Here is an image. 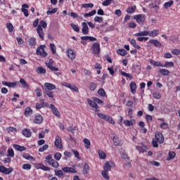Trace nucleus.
<instances>
[{"instance_id": "nucleus-57", "label": "nucleus", "mask_w": 180, "mask_h": 180, "mask_svg": "<svg viewBox=\"0 0 180 180\" xmlns=\"http://www.w3.org/2000/svg\"><path fill=\"white\" fill-rule=\"evenodd\" d=\"M94 21L98 22V23H101V22H103V18L99 17V16H96L94 18Z\"/></svg>"}, {"instance_id": "nucleus-54", "label": "nucleus", "mask_w": 180, "mask_h": 180, "mask_svg": "<svg viewBox=\"0 0 180 180\" xmlns=\"http://www.w3.org/2000/svg\"><path fill=\"white\" fill-rule=\"evenodd\" d=\"M35 94L37 95V96L38 98H40V96H41L42 94H41V89H39V88H37L36 90H35Z\"/></svg>"}, {"instance_id": "nucleus-6", "label": "nucleus", "mask_w": 180, "mask_h": 180, "mask_svg": "<svg viewBox=\"0 0 180 180\" xmlns=\"http://www.w3.org/2000/svg\"><path fill=\"white\" fill-rule=\"evenodd\" d=\"M155 140L159 144H162L164 143V136L160 132H156L155 134Z\"/></svg>"}, {"instance_id": "nucleus-33", "label": "nucleus", "mask_w": 180, "mask_h": 180, "mask_svg": "<svg viewBox=\"0 0 180 180\" xmlns=\"http://www.w3.org/2000/svg\"><path fill=\"white\" fill-rule=\"evenodd\" d=\"M158 30H154L153 31H151L150 32H149V36L150 37H155L157 36H158Z\"/></svg>"}, {"instance_id": "nucleus-36", "label": "nucleus", "mask_w": 180, "mask_h": 180, "mask_svg": "<svg viewBox=\"0 0 180 180\" xmlns=\"http://www.w3.org/2000/svg\"><path fill=\"white\" fill-rule=\"evenodd\" d=\"M20 83L21 84L22 86L24 88H26L27 89H29V84H27V82L25 81V79H20Z\"/></svg>"}, {"instance_id": "nucleus-14", "label": "nucleus", "mask_w": 180, "mask_h": 180, "mask_svg": "<svg viewBox=\"0 0 180 180\" xmlns=\"http://www.w3.org/2000/svg\"><path fill=\"white\" fill-rule=\"evenodd\" d=\"M112 164L111 162H106L103 166V171H105L109 172V171H112V165H110Z\"/></svg>"}, {"instance_id": "nucleus-23", "label": "nucleus", "mask_w": 180, "mask_h": 180, "mask_svg": "<svg viewBox=\"0 0 180 180\" xmlns=\"http://www.w3.org/2000/svg\"><path fill=\"white\" fill-rule=\"evenodd\" d=\"M68 56L70 60H74L75 58V52L72 49H69L68 51Z\"/></svg>"}, {"instance_id": "nucleus-16", "label": "nucleus", "mask_w": 180, "mask_h": 180, "mask_svg": "<svg viewBox=\"0 0 180 180\" xmlns=\"http://www.w3.org/2000/svg\"><path fill=\"white\" fill-rule=\"evenodd\" d=\"M2 84L6 86H8V88H15V86L18 85V83L16 82H3Z\"/></svg>"}, {"instance_id": "nucleus-9", "label": "nucleus", "mask_w": 180, "mask_h": 180, "mask_svg": "<svg viewBox=\"0 0 180 180\" xmlns=\"http://www.w3.org/2000/svg\"><path fill=\"white\" fill-rule=\"evenodd\" d=\"M34 123L36 124H40L43 123V116H41L40 114L35 115Z\"/></svg>"}, {"instance_id": "nucleus-7", "label": "nucleus", "mask_w": 180, "mask_h": 180, "mask_svg": "<svg viewBox=\"0 0 180 180\" xmlns=\"http://www.w3.org/2000/svg\"><path fill=\"white\" fill-rule=\"evenodd\" d=\"M92 51L94 54H99L101 53V46L98 43H94L92 45Z\"/></svg>"}, {"instance_id": "nucleus-35", "label": "nucleus", "mask_w": 180, "mask_h": 180, "mask_svg": "<svg viewBox=\"0 0 180 180\" xmlns=\"http://www.w3.org/2000/svg\"><path fill=\"white\" fill-rule=\"evenodd\" d=\"M98 155L101 160H105L106 158V154L101 150H98Z\"/></svg>"}, {"instance_id": "nucleus-17", "label": "nucleus", "mask_w": 180, "mask_h": 180, "mask_svg": "<svg viewBox=\"0 0 180 180\" xmlns=\"http://www.w3.org/2000/svg\"><path fill=\"white\" fill-rule=\"evenodd\" d=\"M22 134L24 135L25 137H32V132L29 129H25L22 131Z\"/></svg>"}, {"instance_id": "nucleus-2", "label": "nucleus", "mask_w": 180, "mask_h": 180, "mask_svg": "<svg viewBox=\"0 0 180 180\" xmlns=\"http://www.w3.org/2000/svg\"><path fill=\"white\" fill-rule=\"evenodd\" d=\"M97 116H98L100 119H103V120H105V122H108L110 124H115V120H113V118H112L109 115L98 113Z\"/></svg>"}, {"instance_id": "nucleus-3", "label": "nucleus", "mask_w": 180, "mask_h": 180, "mask_svg": "<svg viewBox=\"0 0 180 180\" xmlns=\"http://www.w3.org/2000/svg\"><path fill=\"white\" fill-rule=\"evenodd\" d=\"M46 160L48 164H49V165H52L53 168H58L59 167L58 162L53 159V155H49L48 156L46 157Z\"/></svg>"}, {"instance_id": "nucleus-61", "label": "nucleus", "mask_w": 180, "mask_h": 180, "mask_svg": "<svg viewBox=\"0 0 180 180\" xmlns=\"http://www.w3.org/2000/svg\"><path fill=\"white\" fill-rule=\"evenodd\" d=\"M147 40H148V37H138L139 41H147Z\"/></svg>"}, {"instance_id": "nucleus-38", "label": "nucleus", "mask_w": 180, "mask_h": 180, "mask_svg": "<svg viewBox=\"0 0 180 180\" xmlns=\"http://www.w3.org/2000/svg\"><path fill=\"white\" fill-rule=\"evenodd\" d=\"M160 74H162V75H164L165 77L169 75V70L167 69H162L160 70Z\"/></svg>"}, {"instance_id": "nucleus-64", "label": "nucleus", "mask_w": 180, "mask_h": 180, "mask_svg": "<svg viewBox=\"0 0 180 180\" xmlns=\"http://www.w3.org/2000/svg\"><path fill=\"white\" fill-rule=\"evenodd\" d=\"M163 67H174V63L172 62H166Z\"/></svg>"}, {"instance_id": "nucleus-52", "label": "nucleus", "mask_w": 180, "mask_h": 180, "mask_svg": "<svg viewBox=\"0 0 180 180\" xmlns=\"http://www.w3.org/2000/svg\"><path fill=\"white\" fill-rule=\"evenodd\" d=\"M13 171V168L10 167V168H6L4 170V174L5 175H9V174H11V172H12Z\"/></svg>"}, {"instance_id": "nucleus-15", "label": "nucleus", "mask_w": 180, "mask_h": 180, "mask_svg": "<svg viewBox=\"0 0 180 180\" xmlns=\"http://www.w3.org/2000/svg\"><path fill=\"white\" fill-rule=\"evenodd\" d=\"M44 86L46 88L45 91H53V89H56V85L51 83H45Z\"/></svg>"}, {"instance_id": "nucleus-11", "label": "nucleus", "mask_w": 180, "mask_h": 180, "mask_svg": "<svg viewBox=\"0 0 180 180\" xmlns=\"http://www.w3.org/2000/svg\"><path fill=\"white\" fill-rule=\"evenodd\" d=\"M82 32L83 33V34H88V33H89V29L88 27V24H86V22H84L82 24Z\"/></svg>"}, {"instance_id": "nucleus-53", "label": "nucleus", "mask_w": 180, "mask_h": 180, "mask_svg": "<svg viewBox=\"0 0 180 180\" xmlns=\"http://www.w3.org/2000/svg\"><path fill=\"white\" fill-rule=\"evenodd\" d=\"M14 155L15 153L13 152V149H8L7 157H14Z\"/></svg>"}, {"instance_id": "nucleus-42", "label": "nucleus", "mask_w": 180, "mask_h": 180, "mask_svg": "<svg viewBox=\"0 0 180 180\" xmlns=\"http://www.w3.org/2000/svg\"><path fill=\"white\" fill-rule=\"evenodd\" d=\"M45 94L49 98H54V92L51 90H45Z\"/></svg>"}, {"instance_id": "nucleus-8", "label": "nucleus", "mask_w": 180, "mask_h": 180, "mask_svg": "<svg viewBox=\"0 0 180 180\" xmlns=\"http://www.w3.org/2000/svg\"><path fill=\"white\" fill-rule=\"evenodd\" d=\"M50 108L52 110L53 114L56 116V117H60L61 116L60 115V112L58 111V109L54 105V104L51 103L50 104Z\"/></svg>"}, {"instance_id": "nucleus-48", "label": "nucleus", "mask_w": 180, "mask_h": 180, "mask_svg": "<svg viewBox=\"0 0 180 180\" xmlns=\"http://www.w3.org/2000/svg\"><path fill=\"white\" fill-rule=\"evenodd\" d=\"M50 47L53 54H56V52L57 51V48L56 47V45L54 44H50Z\"/></svg>"}, {"instance_id": "nucleus-31", "label": "nucleus", "mask_w": 180, "mask_h": 180, "mask_svg": "<svg viewBox=\"0 0 180 180\" xmlns=\"http://www.w3.org/2000/svg\"><path fill=\"white\" fill-rule=\"evenodd\" d=\"M83 143L84 144V147L85 148H89V147H91V141H89V140L88 139H84L83 140Z\"/></svg>"}, {"instance_id": "nucleus-26", "label": "nucleus", "mask_w": 180, "mask_h": 180, "mask_svg": "<svg viewBox=\"0 0 180 180\" xmlns=\"http://www.w3.org/2000/svg\"><path fill=\"white\" fill-rule=\"evenodd\" d=\"M129 86H130L131 92L134 94H136V82H131L129 84Z\"/></svg>"}, {"instance_id": "nucleus-4", "label": "nucleus", "mask_w": 180, "mask_h": 180, "mask_svg": "<svg viewBox=\"0 0 180 180\" xmlns=\"http://www.w3.org/2000/svg\"><path fill=\"white\" fill-rule=\"evenodd\" d=\"M44 47L46 45H41L37 49V55L40 56L41 57H47V53L44 51Z\"/></svg>"}, {"instance_id": "nucleus-58", "label": "nucleus", "mask_w": 180, "mask_h": 180, "mask_svg": "<svg viewBox=\"0 0 180 180\" xmlns=\"http://www.w3.org/2000/svg\"><path fill=\"white\" fill-rule=\"evenodd\" d=\"M90 91H95L96 89V84L94 82L90 83Z\"/></svg>"}, {"instance_id": "nucleus-45", "label": "nucleus", "mask_w": 180, "mask_h": 180, "mask_svg": "<svg viewBox=\"0 0 180 180\" xmlns=\"http://www.w3.org/2000/svg\"><path fill=\"white\" fill-rule=\"evenodd\" d=\"M6 130H7L8 133H13V131H15V133H16L18 131V129L13 127H9L6 128Z\"/></svg>"}, {"instance_id": "nucleus-18", "label": "nucleus", "mask_w": 180, "mask_h": 180, "mask_svg": "<svg viewBox=\"0 0 180 180\" xmlns=\"http://www.w3.org/2000/svg\"><path fill=\"white\" fill-rule=\"evenodd\" d=\"M26 8H29V5L22 4L21 11L24 13L25 16L27 17L29 16V11H27V9H26Z\"/></svg>"}, {"instance_id": "nucleus-51", "label": "nucleus", "mask_w": 180, "mask_h": 180, "mask_svg": "<svg viewBox=\"0 0 180 180\" xmlns=\"http://www.w3.org/2000/svg\"><path fill=\"white\" fill-rule=\"evenodd\" d=\"M98 95H100L101 96H106V92H105V90L103 89H100L98 91Z\"/></svg>"}, {"instance_id": "nucleus-39", "label": "nucleus", "mask_w": 180, "mask_h": 180, "mask_svg": "<svg viewBox=\"0 0 180 180\" xmlns=\"http://www.w3.org/2000/svg\"><path fill=\"white\" fill-rule=\"evenodd\" d=\"M120 74L122 75V77H126L127 78H129V79H133V76H131V75L129 73H126L125 72L121 71Z\"/></svg>"}, {"instance_id": "nucleus-28", "label": "nucleus", "mask_w": 180, "mask_h": 180, "mask_svg": "<svg viewBox=\"0 0 180 180\" xmlns=\"http://www.w3.org/2000/svg\"><path fill=\"white\" fill-rule=\"evenodd\" d=\"M36 71L38 74H46V72H47L46 69H44L43 67H38L36 69Z\"/></svg>"}, {"instance_id": "nucleus-1", "label": "nucleus", "mask_w": 180, "mask_h": 180, "mask_svg": "<svg viewBox=\"0 0 180 180\" xmlns=\"http://www.w3.org/2000/svg\"><path fill=\"white\" fill-rule=\"evenodd\" d=\"M46 27H47V22L44 20H41L37 29V32L41 40H44V32L43 31V28L46 29Z\"/></svg>"}, {"instance_id": "nucleus-30", "label": "nucleus", "mask_w": 180, "mask_h": 180, "mask_svg": "<svg viewBox=\"0 0 180 180\" xmlns=\"http://www.w3.org/2000/svg\"><path fill=\"white\" fill-rule=\"evenodd\" d=\"M124 123L126 126H133L136 122L134 121V120H124Z\"/></svg>"}, {"instance_id": "nucleus-49", "label": "nucleus", "mask_w": 180, "mask_h": 180, "mask_svg": "<svg viewBox=\"0 0 180 180\" xmlns=\"http://www.w3.org/2000/svg\"><path fill=\"white\" fill-rule=\"evenodd\" d=\"M153 96L155 99H161V94L160 92L153 93Z\"/></svg>"}, {"instance_id": "nucleus-60", "label": "nucleus", "mask_w": 180, "mask_h": 180, "mask_svg": "<svg viewBox=\"0 0 180 180\" xmlns=\"http://www.w3.org/2000/svg\"><path fill=\"white\" fill-rule=\"evenodd\" d=\"M54 158L56 159V161H60V160L61 159V153H56L54 155Z\"/></svg>"}, {"instance_id": "nucleus-47", "label": "nucleus", "mask_w": 180, "mask_h": 180, "mask_svg": "<svg viewBox=\"0 0 180 180\" xmlns=\"http://www.w3.org/2000/svg\"><path fill=\"white\" fill-rule=\"evenodd\" d=\"M55 174L56 175V176H64V172H63V170H55Z\"/></svg>"}, {"instance_id": "nucleus-32", "label": "nucleus", "mask_w": 180, "mask_h": 180, "mask_svg": "<svg viewBox=\"0 0 180 180\" xmlns=\"http://www.w3.org/2000/svg\"><path fill=\"white\" fill-rule=\"evenodd\" d=\"M175 155H176L175 152H169V157L167 158V159H166L167 161H171V160H174V158H175Z\"/></svg>"}, {"instance_id": "nucleus-41", "label": "nucleus", "mask_w": 180, "mask_h": 180, "mask_svg": "<svg viewBox=\"0 0 180 180\" xmlns=\"http://www.w3.org/2000/svg\"><path fill=\"white\" fill-rule=\"evenodd\" d=\"M117 53L120 56H126V54H127V51L124 49H118L117 51Z\"/></svg>"}, {"instance_id": "nucleus-20", "label": "nucleus", "mask_w": 180, "mask_h": 180, "mask_svg": "<svg viewBox=\"0 0 180 180\" xmlns=\"http://www.w3.org/2000/svg\"><path fill=\"white\" fill-rule=\"evenodd\" d=\"M13 148L15 149L17 151H26V147L20 146V145L14 144L13 146Z\"/></svg>"}, {"instance_id": "nucleus-55", "label": "nucleus", "mask_w": 180, "mask_h": 180, "mask_svg": "<svg viewBox=\"0 0 180 180\" xmlns=\"http://www.w3.org/2000/svg\"><path fill=\"white\" fill-rule=\"evenodd\" d=\"M69 89H71V91H74V92H79L78 88L77 87V86H75V84H72Z\"/></svg>"}, {"instance_id": "nucleus-29", "label": "nucleus", "mask_w": 180, "mask_h": 180, "mask_svg": "<svg viewBox=\"0 0 180 180\" xmlns=\"http://www.w3.org/2000/svg\"><path fill=\"white\" fill-rule=\"evenodd\" d=\"M129 41H130V44H131V46H133V47H135V49H141L139 45L136 44V39H129Z\"/></svg>"}, {"instance_id": "nucleus-27", "label": "nucleus", "mask_w": 180, "mask_h": 180, "mask_svg": "<svg viewBox=\"0 0 180 180\" xmlns=\"http://www.w3.org/2000/svg\"><path fill=\"white\" fill-rule=\"evenodd\" d=\"M29 46H30V47H34L36 46V38H30L29 39Z\"/></svg>"}, {"instance_id": "nucleus-24", "label": "nucleus", "mask_w": 180, "mask_h": 180, "mask_svg": "<svg viewBox=\"0 0 180 180\" xmlns=\"http://www.w3.org/2000/svg\"><path fill=\"white\" fill-rule=\"evenodd\" d=\"M136 150L139 151V153H146L147 152V146L143 144L141 146H136Z\"/></svg>"}, {"instance_id": "nucleus-50", "label": "nucleus", "mask_w": 180, "mask_h": 180, "mask_svg": "<svg viewBox=\"0 0 180 180\" xmlns=\"http://www.w3.org/2000/svg\"><path fill=\"white\" fill-rule=\"evenodd\" d=\"M134 11H136V6H133L132 7L127 9V13H133Z\"/></svg>"}, {"instance_id": "nucleus-21", "label": "nucleus", "mask_w": 180, "mask_h": 180, "mask_svg": "<svg viewBox=\"0 0 180 180\" xmlns=\"http://www.w3.org/2000/svg\"><path fill=\"white\" fill-rule=\"evenodd\" d=\"M112 141H113V144L114 146H122V141L120 139H119V138L117 136H115L112 139Z\"/></svg>"}, {"instance_id": "nucleus-44", "label": "nucleus", "mask_w": 180, "mask_h": 180, "mask_svg": "<svg viewBox=\"0 0 180 180\" xmlns=\"http://www.w3.org/2000/svg\"><path fill=\"white\" fill-rule=\"evenodd\" d=\"M6 27H7L8 32H10V33H12L13 32V25H12V23H11V22L7 23Z\"/></svg>"}, {"instance_id": "nucleus-5", "label": "nucleus", "mask_w": 180, "mask_h": 180, "mask_svg": "<svg viewBox=\"0 0 180 180\" xmlns=\"http://www.w3.org/2000/svg\"><path fill=\"white\" fill-rule=\"evenodd\" d=\"M134 18L136 19L137 23H139V25H143L146 20V17L143 14L135 15Z\"/></svg>"}, {"instance_id": "nucleus-59", "label": "nucleus", "mask_w": 180, "mask_h": 180, "mask_svg": "<svg viewBox=\"0 0 180 180\" xmlns=\"http://www.w3.org/2000/svg\"><path fill=\"white\" fill-rule=\"evenodd\" d=\"M22 169H32V165H30V164H24L22 165Z\"/></svg>"}, {"instance_id": "nucleus-62", "label": "nucleus", "mask_w": 180, "mask_h": 180, "mask_svg": "<svg viewBox=\"0 0 180 180\" xmlns=\"http://www.w3.org/2000/svg\"><path fill=\"white\" fill-rule=\"evenodd\" d=\"M57 11H58V8H53L52 11H48L46 12V14H47V15H51V14H53V13H56L57 12Z\"/></svg>"}, {"instance_id": "nucleus-43", "label": "nucleus", "mask_w": 180, "mask_h": 180, "mask_svg": "<svg viewBox=\"0 0 180 180\" xmlns=\"http://www.w3.org/2000/svg\"><path fill=\"white\" fill-rule=\"evenodd\" d=\"M88 169H89V165L87 163H85L83 169V174L84 175H86L88 174Z\"/></svg>"}, {"instance_id": "nucleus-40", "label": "nucleus", "mask_w": 180, "mask_h": 180, "mask_svg": "<svg viewBox=\"0 0 180 180\" xmlns=\"http://www.w3.org/2000/svg\"><path fill=\"white\" fill-rule=\"evenodd\" d=\"M70 26L72 27V29L75 31L77 32V33L79 32V27H78V25L74 24V23H71Z\"/></svg>"}, {"instance_id": "nucleus-56", "label": "nucleus", "mask_w": 180, "mask_h": 180, "mask_svg": "<svg viewBox=\"0 0 180 180\" xmlns=\"http://www.w3.org/2000/svg\"><path fill=\"white\" fill-rule=\"evenodd\" d=\"M49 148V145L46 144L44 145L42 148H40L39 149V153H43L44 151H46Z\"/></svg>"}, {"instance_id": "nucleus-37", "label": "nucleus", "mask_w": 180, "mask_h": 180, "mask_svg": "<svg viewBox=\"0 0 180 180\" xmlns=\"http://www.w3.org/2000/svg\"><path fill=\"white\" fill-rule=\"evenodd\" d=\"M172 5H174V1L171 0L164 4V8L168 9V8H171Z\"/></svg>"}, {"instance_id": "nucleus-63", "label": "nucleus", "mask_w": 180, "mask_h": 180, "mask_svg": "<svg viewBox=\"0 0 180 180\" xmlns=\"http://www.w3.org/2000/svg\"><path fill=\"white\" fill-rule=\"evenodd\" d=\"M82 8H94V4H83Z\"/></svg>"}, {"instance_id": "nucleus-12", "label": "nucleus", "mask_w": 180, "mask_h": 180, "mask_svg": "<svg viewBox=\"0 0 180 180\" xmlns=\"http://www.w3.org/2000/svg\"><path fill=\"white\" fill-rule=\"evenodd\" d=\"M62 169L63 172H67L68 174H77V171L72 167H63Z\"/></svg>"}, {"instance_id": "nucleus-13", "label": "nucleus", "mask_w": 180, "mask_h": 180, "mask_svg": "<svg viewBox=\"0 0 180 180\" xmlns=\"http://www.w3.org/2000/svg\"><path fill=\"white\" fill-rule=\"evenodd\" d=\"M87 102L89 103V105H90L91 106V108H94V109H96V112H98V104H96V102H95V101H92L89 98L87 99Z\"/></svg>"}, {"instance_id": "nucleus-46", "label": "nucleus", "mask_w": 180, "mask_h": 180, "mask_svg": "<svg viewBox=\"0 0 180 180\" xmlns=\"http://www.w3.org/2000/svg\"><path fill=\"white\" fill-rule=\"evenodd\" d=\"M23 158H25V160H34V158L32 157L30 155L27 154V153H24L22 155Z\"/></svg>"}, {"instance_id": "nucleus-10", "label": "nucleus", "mask_w": 180, "mask_h": 180, "mask_svg": "<svg viewBox=\"0 0 180 180\" xmlns=\"http://www.w3.org/2000/svg\"><path fill=\"white\" fill-rule=\"evenodd\" d=\"M55 146L57 148H63V144H61V138L60 136H56Z\"/></svg>"}, {"instance_id": "nucleus-34", "label": "nucleus", "mask_w": 180, "mask_h": 180, "mask_svg": "<svg viewBox=\"0 0 180 180\" xmlns=\"http://www.w3.org/2000/svg\"><path fill=\"white\" fill-rule=\"evenodd\" d=\"M101 175L103 177H104L105 179H110V177L109 176V172L103 170L101 172Z\"/></svg>"}, {"instance_id": "nucleus-22", "label": "nucleus", "mask_w": 180, "mask_h": 180, "mask_svg": "<svg viewBox=\"0 0 180 180\" xmlns=\"http://www.w3.org/2000/svg\"><path fill=\"white\" fill-rule=\"evenodd\" d=\"M149 43H152V44H154V46H155V47H162V44H161V42H160L157 39H150L149 41Z\"/></svg>"}, {"instance_id": "nucleus-19", "label": "nucleus", "mask_w": 180, "mask_h": 180, "mask_svg": "<svg viewBox=\"0 0 180 180\" xmlns=\"http://www.w3.org/2000/svg\"><path fill=\"white\" fill-rule=\"evenodd\" d=\"M150 31H142L134 34L136 37H141V36H149Z\"/></svg>"}, {"instance_id": "nucleus-25", "label": "nucleus", "mask_w": 180, "mask_h": 180, "mask_svg": "<svg viewBox=\"0 0 180 180\" xmlns=\"http://www.w3.org/2000/svg\"><path fill=\"white\" fill-rule=\"evenodd\" d=\"M33 113V110H32V108L27 107L25 108V116H26V117H29V116H31V115Z\"/></svg>"}]
</instances>
